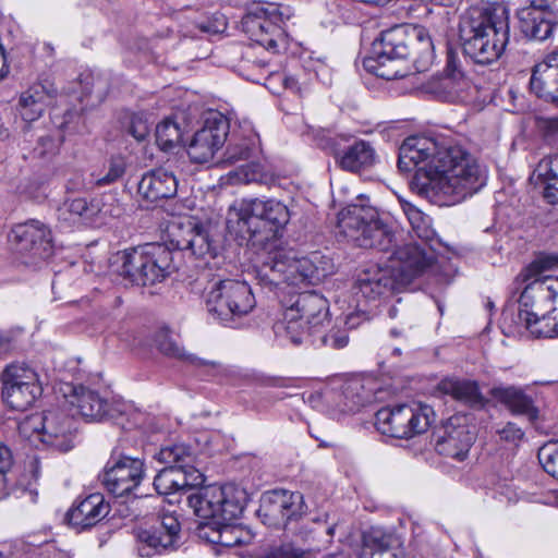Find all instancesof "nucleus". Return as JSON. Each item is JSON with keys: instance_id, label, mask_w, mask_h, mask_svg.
<instances>
[{"instance_id": "38", "label": "nucleus", "mask_w": 558, "mask_h": 558, "mask_svg": "<svg viewBox=\"0 0 558 558\" xmlns=\"http://www.w3.org/2000/svg\"><path fill=\"white\" fill-rule=\"evenodd\" d=\"M100 213L99 201L92 199L88 202L86 198L76 197L64 202L62 207L58 209V218L59 220L74 225L80 221L92 220Z\"/></svg>"}, {"instance_id": "2", "label": "nucleus", "mask_w": 558, "mask_h": 558, "mask_svg": "<svg viewBox=\"0 0 558 558\" xmlns=\"http://www.w3.org/2000/svg\"><path fill=\"white\" fill-rule=\"evenodd\" d=\"M417 52L413 59L416 70L425 71L434 57V45L428 31L423 26L396 25L381 32L364 58V69L386 81L402 78L409 74L403 60L410 52Z\"/></svg>"}, {"instance_id": "50", "label": "nucleus", "mask_w": 558, "mask_h": 558, "mask_svg": "<svg viewBox=\"0 0 558 558\" xmlns=\"http://www.w3.org/2000/svg\"><path fill=\"white\" fill-rule=\"evenodd\" d=\"M23 550L25 558H72L71 554L60 549L54 541L38 545L27 544Z\"/></svg>"}, {"instance_id": "8", "label": "nucleus", "mask_w": 558, "mask_h": 558, "mask_svg": "<svg viewBox=\"0 0 558 558\" xmlns=\"http://www.w3.org/2000/svg\"><path fill=\"white\" fill-rule=\"evenodd\" d=\"M121 274L137 286H153L177 270L174 253L165 244L146 243L125 250Z\"/></svg>"}, {"instance_id": "4", "label": "nucleus", "mask_w": 558, "mask_h": 558, "mask_svg": "<svg viewBox=\"0 0 558 558\" xmlns=\"http://www.w3.org/2000/svg\"><path fill=\"white\" fill-rule=\"evenodd\" d=\"M291 215L288 205L274 197L241 198L228 210L227 228L241 240L263 244L282 233Z\"/></svg>"}, {"instance_id": "32", "label": "nucleus", "mask_w": 558, "mask_h": 558, "mask_svg": "<svg viewBox=\"0 0 558 558\" xmlns=\"http://www.w3.org/2000/svg\"><path fill=\"white\" fill-rule=\"evenodd\" d=\"M109 513V505L100 493L90 494L68 512L69 523L80 529L96 525Z\"/></svg>"}, {"instance_id": "36", "label": "nucleus", "mask_w": 558, "mask_h": 558, "mask_svg": "<svg viewBox=\"0 0 558 558\" xmlns=\"http://www.w3.org/2000/svg\"><path fill=\"white\" fill-rule=\"evenodd\" d=\"M401 206L414 235L426 246H429L432 251L439 250L442 243L432 227L429 216L425 215L421 209L409 202H402Z\"/></svg>"}, {"instance_id": "55", "label": "nucleus", "mask_w": 558, "mask_h": 558, "mask_svg": "<svg viewBox=\"0 0 558 558\" xmlns=\"http://www.w3.org/2000/svg\"><path fill=\"white\" fill-rule=\"evenodd\" d=\"M319 340L324 347L339 350L348 345L349 336L345 329L331 328L327 333L322 335Z\"/></svg>"}, {"instance_id": "17", "label": "nucleus", "mask_w": 558, "mask_h": 558, "mask_svg": "<svg viewBox=\"0 0 558 558\" xmlns=\"http://www.w3.org/2000/svg\"><path fill=\"white\" fill-rule=\"evenodd\" d=\"M307 506L300 492L277 488L265 492L260 498L258 517L263 523L276 529H289L306 514Z\"/></svg>"}, {"instance_id": "62", "label": "nucleus", "mask_w": 558, "mask_h": 558, "mask_svg": "<svg viewBox=\"0 0 558 558\" xmlns=\"http://www.w3.org/2000/svg\"><path fill=\"white\" fill-rule=\"evenodd\" d=\"M363 319H366L365 312L351 313L347 316L344 325L348 329L356 328Z\"/></svg>"}, {"instance_id": "33", "label": "nucleus", "mask_w": 558, "mask_h": 558, "mask_svg": "<svg viewBox=\"0 0 558 558\" xmlns=\"http://www.w3.org/2000/svg\"><path fill=\"white\" fill-rule=\"evenodd\" d=\"M378 162V156L369 142L354 141L338 158V167L344 171L360 173L369 170Z\"/></svg>"}, {"instance_id": "31", "label": "nucleus", "mask_w": 558, "mask_h": 558, "mask_svg": "<svg viewBox=\"0 0 558 558\" xmlns=\"http://www.w3.org/2000/svg\"><path fill=\"white\" fill-rule=\"evenodd\" d=\"M490 396L505 405L513 415L526 416L534 422L538 418V409L531 396L517 386H495L489 391Z\"/></svg>"}, {"instance_id": "61", "label": "nucleus", "mask_w": 558, "mask_h": 558, "mask_svg": "<svg viewBox=\"0 0 558 558\" xmlns=\"http://www.w3.org/2000/svg\"><path fill=\"white\" fill-rule=\"evenodd\" d=\"M494 498L500 504H510L515 500V493L509 486H501L495 492Z\"/></svg>"}, {"instance_id": "63", "label": "nucleus", "mask_w": 558, "mask_h": 558, "mask_svg": "<svg viewBox=\"0 0 558 558\" xmlns=\"http://www.w3.org/2000/svg\"><path fill=\"white\" fill-rule=\"evenodd\" d=\"M554 319H555V323L551 325V327H549L547 329L538 328V330H536L535 335L537 337H547V338L558 337V318H557V316H555Z\"/></svg>"}, {"instance_id": "53", "label": "nucleus", "mask_w": 558, "mask_h": 558, "mask_svg": "<svg viewBox=\"0 0 558 558\" xmlns=\"http://www.w3.org/2000/svg\"><path fill=\"white\" fill-rule=\"evenodd\" d=\"M307 551L291 544L270 546L258 550L253 558H304Z\"/></svg>"}, {"instance_id": "6", "label": "nucleus", "mask_w": 558, "mask_h": 558, "mask_svg": "<svg viewBox=\"0 0 558 558\" xmlns=\"http://www.w3.org/2000/svg\"><path fill=\"white\" fill-rule=\"evenodd\" d=\"M327 263L314 254L311 257L290 258L282 252L268 254L255 267V276L262 287L283 289L303 282L314 283L328 276Z\"/></svg>"}, {"instance_id": "18", "label": "nucleus", "mask_w": 558, "mask_h": 558, "mask_svg": "<svg viewBox=\"0 0 558 558\" xmlns=\"http://www.w3.org/2000/svg\"><path fill=\"white\" fill-rule=\"evenodd\" d=\"M229 129L230 123L225 114L216 110L206 112L202 128L194 133L187 146L191 160L195 163L210 161L226 143Z\"/></svg>"}, {"instance_id": "54", "label": "nucleus", "mask_w": 558, "mask_h": 558, "mask_svg": "<svg viewBox=\"0 0 558 558\" xmlns=\"http://www.w3.org/2000/svg\"><path fill=\"white\" fill-rule=\"evenodd\" d=\"M25 473L14 484L16 488L22 490H31L32 485L36 483L40 476V462L37 457H29L25 461Z\"/></svg>"}, {"instance_id": "57", "label": "nucleus", "mask_w": 558, "mask_h": 558, "mask_svg": "<svg viewBox=\"0 0 558 558\" xmlns=\"http://www.w3.org/2000/svg\"><path fill=\"white\" fill-rule=\"evenodd\" d=\"M96 187V185L93 183V178L90 177L89 180H86V178L82 173H74L65 184V189L68 192H84L89 191L92 189Z\"/></svg>"}, {"instance_id": "5", "label": "nucleus", "mask_w": 558, "mask_h": 558, "mask_svg": "<svg viewBox=\"0 0 558 558\" xmlns=\"http://www.w3.org/2000/svg\"><path fill=\"white\" fill-rule=\"evenodd\" d=\"M281 305L283 319L275 324L274 331L293 344L308 340L328 317V301L316 291H289Z\"/></svg>"}, {"instance_id": "42", "label": "nucleus", "mask_w": 558, "mask_h": 558, "mask_svg": "<svg viewBox=\"0 0 558 558\" xmlns=\"http://www.w3.org/2000/svg\"><path fill=\"white\" fill-rule=\"evenodd\" d=\"M120 124L123 132L131 135L137 142H144L150 134L151 122H149L148 116L143 111H123L120 116Z\"/></svg>"}, {"instance_id": "27", "label": "nucleus", "mask_w": 558, "mask_h": 558, "mask_svg": "<svg viewBox=\"0 0 558 558\" xmlns=\"http://www.w3.org/2000/svg\"><path fill=\"white\" fill-rule=\"evenodd\" d=\"M435 392L439 396L450 397L452 400L472 409H483L487 403L480 384L465 377H444L436 385Z\"/></svg>"}, {"instance_id": "25", "label": "nucleus", "mask_w": 558, "mask_h": 558, "mask_svg": "<svg viewBox=\"0 0 558 558\" xmlns=\"http://www.w3.org/2000/svg\"><path fill=\"white\" fill-rule=\"evenodd\" d=\"M170 242L179 251H190L192 255L204 258L216 257L218 246L211 240L208 230L190 219L171 222L168 227Z\"/></svg>"}, {"instance_id": "1", "label": "nucleus", "mask_w": 558, "mask_h": 558, "mask_svg": "<svg viewBox=\"0 0 558 558\" xmlns=\"http://www.w3.org/2000/svg\"><path fill=\"white\" fill-rule=\"evenodd\" d=\"M398 169L415 170L411 185L439 205H454L485 185L472 155L452 138L412 135L399 148Z\"/></svg>"}, {"instance_id": "23", "label": "nucleus", "mask_w": 558, "mask_h": 558, "mask_svg": "<svg viewBox=\"0 0 558 558\" xmlns=\"http://www.w3.org/2000/svg\"><path fill=\"white\" fill-rule=\"evenodd\" d=\"M400 288L388 267L372 265L357 272L352 293L359 304L363 302L366 305L390 295Z\"/></svg>"}, {"instance_id": "19", "label": "nucleus", "mask_w": 558, "mask_h": 558, "mask_svg": "<svg viewBox=\"0 0 558 558\" xmlns=\"http://www.w3.org/2000/svg\"><path fill=\"white\" fill-rule=\"evenodd\" d=\"M144 476V462L113 450L108 460L101 483L114 497L130 496L141 484Z\"/></svg>"}, {"instance_id": "45", "label": "nucleus", "mask_w": 558, "mask_h": 558, "mask_svg": "<svg viewBox=\"0 0 558 558\" xmlns=\"http://www.w3.org/2000/svg\"><path fill=\"white\" fill-rule=\"evenodd\" d=\"M230 175L236 183L243 184L258 183L267 185L274 181V175L265 170L263 165L255 161L240 166Z\"/></svg>"}, {"instance_id": "22", "label": "nucleus", "mask_w": 558, "mask_h": 558, "mask_svg": "<svg viewBox=\"0 0 558 558\" xmlns=\"http://www.w3.org/2000/svg\"><path fill=\"white\" fill-rule=\"evenodd\" d=\"M9 242L15 252L28 254L35 259H46L52 253L51 232L39 220L15 225L9 234Z\"/></svg>"}, {"instance_id": "44", "label": "nucleus", "mask_w": 558, "mask_h": 558, "mask_svg": "<svg viewBox=\"0 0 558 558\" xmlns=\"http://www.w3.org/2000/svg\"><path fill=\"white\" fill-rule=\"evenodd\" d=\"M128 168L126 158L121 155L111 156L104 166V174L92 172L93 183L97 187L109 186L123 178Z\"/></svg>"}, {"instance_id": "16", "label": "nucleus", "mask_w": 558, "mask_h": 558, "mask_svg": "<svg viewBox=\"0 0 558 558\" xmlns=\"http://www.w3.org/2000/svg\"><path fill=\"white\" fill-rule=\"evenodd\" d=\"M0 379L2 399L13 410H27L43 392L37 372L26 362L7 365Z\"/></svg>"}, {"instance_id": "7", "label": "nucleus", "mask_w": 558, "mask_h": 558, "mask_svg": "<svg viewBox=\"0 0 558 558\" xmlns=\"http://www.w3.org/2000/svg\"><path fill=\"white\" fill-rule=\"evenodd\" d=\"M340 233L354 245L363 248L388 251L392 247L393 232L378 219L377 210L364 195L338 214Z\"/></svg>"}, {"instance_id": "35", "label": "nucleus", "mask_w": 558, "mask_h": 558, "mask_svg": "<svg viewBox=\"0 0 558 558\" xmlns=\"http://www.w3.org/2000/svg\"><path fill=\"white\" fill-rule=\"evenodd\" d=\"M233 520H219L213 522H201L197 526L199 538L210 544L225 547L238 546L242 543L241 530L232 525Z\"/></svg>"}, {"instance_id": "52", "label": "nucleus", "mask_w": 558, "mask_h": 558, "mask_svg": "<svg viewBox=\"0 0 558 558\" xmlns=\"http://www.w3.org/2000/svg\"><path fill=\"white\" fill-rule=\"evenodd\" d=\"M554 269H558V254H541L526 267L522 276L527 281L534 277H544L543 272Z\"/></svg>"}, {"instance_id": "10", "label": "nucleus", "mask_w": 558, "mask_h": 558, "mask_svg": "<svg viewBox=\"0 0 558 558\" xmlns=\"http://www.w3.org/2000/svg\"><path fill=\"white\" fill-rule=\"evenodd\" d=\"M75 420L62 411H47L25 417L19 424L20 435L35 448L66 452L74 446Z\"/></svg>"}, {"instance_id": "40", "label": "nucleus", "mask_w": 558, "mask_h": 558, "mask_svg": "<svg viewBox=\"0 0 558 558\" xmlns=\"http://www.w3.org/2000/svg\"><path fill=\"white\" fill-rule=\"evenodd\" d=\"M155 458L167 465L186 471V469H196L194 451L191 446L184 442H172L162 446L155 454Z\"/></svg>"}, {"instance_id": "15", "label": "nucleus", "mask_w": 558, "mask_h": 558, "mask_svg": "<svg viewBox=\"0 0 558 558\" xmlns=\"http://www.w3.org/2000/svg\"><path fill=\"white\" fill-rule=\"evenodd\" d=\"M393 238L392 247L385 251L386 253H391L389 256L390 264L387 267L402 288L423 276L433 266L439 250L432 251L424 243L409 242L398 244V238L395 233Z\"/></svg>"}, {"instance_id": "13", "label": "nucleus", "mask_w": 558, "mask_h": 558, "mask_svg": "<svg viewBox=\"0 0 558 558\" xmlns=\"http://www.w3.org/2000/svg\"><path fill=\"white\" fill-rule=\"evenodd\" d=\"M186 502L203 522L235 520L244 510V492L233 485H209L187 495Z\"/></svg>"}, {"instance_id": "24", "label": "nucleus", "mask_w": 558, "mask_h": 558, "mask_svg": "<svg viewBox=\"0 0 558 558\" xmlns=\"http://www.w3.org/2000/svg\"><path fill=\"white\" fill-rule=\"evenodd\" d=\"M475 438L474 427L466 423V418L454 415L438 430L435 448L439 454L463 461Z\"/></svg>"}, {"instance_id": "64", "label": "nucleus", "mask_w": 558, "mask_h": 558, "mask_svg": "<svg viewBox=\"0 0 558 558\" xmlns=\"http://www.w3.org/2000/svg\"><path fill=\"white\" fill-rule=\"evenodd\" d=\"M543 129L549 134L558 133V114L543 120Z\"/></svg>"}, {"instance_id": "3", "label": "nucleus", "mask_w": 558, "mask_h": 558, "mask_svg": "<svg viewBox=\"0 0 558 558\" xmlns=\"http://www.w3.org/2000/svg\"><path fill=\"white\" fill-rule=\"evenodd\" d=\"M509 31V11L497 2L470 8L458 26L463 53L478 64H490L501 57Z\"/></svg>"}, {"instance_id": "20", "label": "nucleus", "mask_w": 558, "mask_h": 558, "mask_svg": "<svg viewBox=\"0 0 558 558\" xmlns=\"http://www.w3.org/2000/svg\"><path fill=\"white\" fill-rule=\"evenodd\" d=\"M180 532V522L173 513H160L150 529L141 530L137 533L136 550L138 556L150 558L177 549L181 539Z\"/></svg>"}, {"instance_id": "51", "label": "nucleus", "mask_w": 558, "mask_h": 558, "mask_svg": "<svg viewBox=\"0 0 558 558\" xmlns=\"http://www.w3.org/2000/svg\"><path fill=\"white\" fill-rule=\"evenodd\" d=\"M537 458L545 472L558 480V439L543 445L538 449Z\"/></svg>"}, {"instance_id": "58", "label": "nucleus", "mask_w": 558, "mask_h": 558, "mask_svg": "<svg viewBox=\"0 0 558 558\" xmlns=\"http://www.w3.org/2000/svg\"><path fill=\"white\" fill-rule=\"evenodd\" d=\"M268 82H281L284 89L291 90L292 93L300 92V85L295 77L288 75L286 73H271L270 76L268 77Z\"/></svg>"}, {"instance_id": "48", "label": "nucleus", "mask_w": 558, "mask_h": 558, "mask_svg": "<svg viewBox=\"0 0 558 558\" xmlns=\"http://www.w3.org/2000/svg\"><path fill=\"white\" fill-rule=\"evenodd\" d=\"M156 142L162 150H170L181 142L182 132L177 122L165 119L156 125Z\"/></svg>"}, {"instance_id": "37", "label": "nucleus", "mask_w": 558, "mask_h": 558, "mask_svg": "<svg viewBox=\"0 0 558 558\" xmlns=\"http://www.w3.org/2000/svg\"><path fill=\"white\" fill-rule=\"evenodd\" d=\"M154 341L159 352L168 357L186 360L198 368L215 369L218 365L216 362L207 361L192 354L186 355L184 349L180 347L167 328L159 329L155 335Z\"/></svg>"}, {"instance_id": "21", "label": "nucleus", "mask_w": 558, "mask_h": 558, "mask_svg": "<svg viewBox=\"0 0 558 558\" xmlns=\"http://www.w3.org/2000/svg\"><path fill=\"white\" fill-rule=\"evenodd\" d=\"M517 15L521 33L529 39L543 41L558 25V4L556 0H530Z\"/></svg>"}, {"instance_id": "43", "label": "nucleus", "mask_w": 558, "mask_h": 558, "mask_svg": "<svg viewBox=\"0 0 558 558\" xmlns=\"http://www.w3.org/2000/svg\"><path fill=\"white\" fill-rule=\"evenodd\" d=\"M258 151V137L256 134H248L242 138L231 142L225 153V161L233 165L238 161L248 160Z\"/></svg>"}, {"instance_id": "49", "label": "nucleus", "mask_w": 558, "mask_h": 558, "mask_svg": "<svg viewBox=\"0 0 558 558\" xmlns=\"http://www.w3.org/2000/svg\"><path fill=\"white\" fill-rule=\"evenodd\" d=\"M13 464V454L11 449L0 441V500L7 498L14 490L12 478L7 476V472Z\"/></svg>"}, {"instance_id": "14", "label": "nucleus", "mask_w": 558, "mask_h": 558, "mask_svg": "<svg viewBox=\"0 0 558 558\" xmlns=\"http://www.w3.org/2000/svg\"><path fill=\"white\" fill-rule=\"evenodd\" d=\"M530 280L519 298L518 318L535 335L537 325L546 319L547 314L556 311L554 303L558 299V277H534Z\"/></svg>"}, {"instance_id": "60", "label": "nucleus", "mask_w": 558, "mask_h": 558, "mask_svg": "<svg viewBox=\"0 0 558 558\" xmlns=\"http://www.w3.org/2000/svg\"><path fill=\"white\" fill-rule=\"evenodd\" d=\"M226 21L223 16L215 17L213 21L203 22L199 24V29L206 34H219L226 29Z\"/></svg>"}, {"instance_id": "34", "label": "nucleus", "mask_w": 558, "mask_h": 558, "mask_svg": "<svg viewBox=\"0 0 558 558\" xmlns=\"http://www.w3.org/2000/svg\"><path fill=\"white\" fill-rule=\"evenodd\" d=\"M531 181L541 189L548 204H558V155L543 158L534 170Z\"/></svg>"}, {"instance_id": "39", "label": "nucleus", "mask_w": 558, "mask_h": 558, "mask_svg": "<svg viewBox=\"0 0 558 558\" xmlns=\"http://www.w3.org/2000/svg\"><path fill=\"white\" fill-rule=\"evenodd\" d=\"M49 94L40 84L31 86L21 94L19 100V112L26 122L38 120L47 106Z\"/></svg>"}, {"instance_id": "47", "label": "nucleus", "mask_w": 558, "mask_h": 558, "mask_svg": "<svg viewBox=\"0 0 558 558\" xmlns=\"http://www.w3.org/2000/svg\"><path fill=\"white\" fill-rule=\"evenodd\" d=\"M557 82V75L549 72H538V66H534L530 78V89L538 98L550 102Z\"/></svg>"}, {"instance_id": "46", "label": "nucleus", "mask_w": 558, "mask_h": 558, "mask_svg": "<svg viewBox=\"0 0 558 558\" xmlns=\"http://www.w3.org/2000/svg\"><path fill=\"white\" fill-rule=\"evenodd\" d=\"M350 136L336 134L330 131H323L316 135V143L319 148L333 156L338 166V158L348 149Z\"/></svg>"}, {"instance_id": "9", "label": "nucleus", "mask_w": 558, "mask_h": 558, "mask_svg": "<svg viewBox=\"0 0 558 558\" xmlns=\"http://www.w3.org/2000/svg\"><path fill=\"white\" fill-rule=\"evenodd\" d=\"M294 14L291 7L279 3H254L241 20L248 38L268 51L278 52L287 45L286 23Z\"/></svg>"}, {"instance_id": "29", "label": "nucleus", "mask_w": 558, "mask_h": 558, "mask_svg": "<svg viewBox=\"0 0 558 558\" xmlns=\"http://www.w3.org/2000/svg\"><path fill=\"white\" fill-rule=\"evenodd\" d=\"M360 558H403V551L393 533L371 527L363 534Z\"/></svg>"}, {"instance_id": "41", "label": "nucleus", "mask_w": 558, "mask_h": 558, "mask_svg": "<svg viewBox=\"0 0 558 558\" xmlns=\"http://www.w3.org/2000/svg\"><path fill=\"white\" fill-rule=\"evenodd\" d=\"M343 411L356 412L360 408L371 403L374 400L373 390L365 387L364 380L353 378L347 381L342 387Z\"/></svg>"}, {"instance_id": "56", "label": "nucleus", "mask_w": 558, "mask_h": 558, "mask_svg": "<svg viewBox=\"0 0 558 558\" xmlns=\"http://www.w3.org/2000/svg\"><path fill=\"white\" fill-rule=\"evenodd\" d=\"M501 440L518 445L524 437V432L512 422H508L505 426L497 430Z\"/></svg>"}, {"instance_id": "28", "label": "nucleus", "mask_w": 558, "mask_h": 558, "mask_svg": "<svg viewBox=\"0 0 558 558\" xmlns=\"http://www.w3.org/2000/svg\"><path fill=\"white\" fill-rule=\"evenodd\" d=\"M177 192L178 181L175 177L162 169L151 170L143 174L137 184V193L142 201L147 204V207L175 196Z\"/></svg>"}, {"instance_id": "11", "label": "nucleus", "mask_w": 558, "mask_h": 558, "mask_svg": "<svg viewBox=\"0 0 558 558\" xmlns=\"http://www.w3.org/2000/svg\"><path fill=\"white\" fill-rule=\"evenodd\" d=\"M377 429L386 436L409 439L425 433L435 420L433 408L412 401L378 410L375 415Z\"/></svg>"}, {"instance_id": "12", "label": "nucleus", "mask_w": 558, "mask_h": 558, "mask_svg": "<svg viewBox=\"0 0 558 558\" xmlns=\"http://www.w3.org/2000/svg\"><path fill=\"white\" fill-rule=\"evenodd\" d=\"M256 305L251 287L245 281L226 279L215 283L206 299V307L213 318L225 326L233 327Z\"/></svg>"}, {"instance_id": "59", "label": "nucleus", "mask_w": 558, "mask_h": 558, "mask_svg": "<svg viewBox=\"0 0 558 558\" xmlns=\"http://www.w3.org/2000/svg\"><path fill=\"white\" fill-rule=\"evenodd\" d=\"M535 66H538V72H549L558 76V49L547 53Z\"/></svg>"}, {"instance_id": "30", "label": "nucleus", "mask_w": 558, "mask_h": 558, "mask_svg": "<svg viewBox=\"0 0 558 558\" xmlns=\"http://www.w3.org/2000/svg\"><path fill=\"white\" fill-rule=\"evenodd\" d=\"M205 477L197 469L180 470L165 466L154 478V487L159 495H170L202 485Z\"/></svg>"}, {"instance_id": "26", "label": "nucleus", "mask_w": 558, "mask_h": 558, "mask_svg": "<svg viewBox=\"0 0 558 558\" xmlns=\"http://www.w3.org/2000/svg\"><path fill=\"white\" fill-rule=\"evenodd\" d=\"M69 403L88 422L117 420L122 413L107 396L84 385L72 386Z\"/></svg>"}]
</instances>
